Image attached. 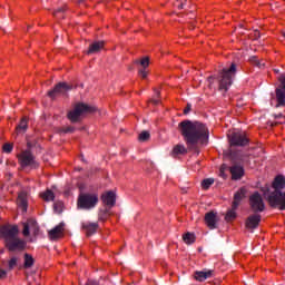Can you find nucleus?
<instances>
[{
    "instance_id": "nucleus-1",
    "label": "nucleus",
    "mask_w": 285,
    "mask_h": 285,
    "mask_svg": "<svg viewBox=\"0 0 285 285\" xmlns=\"http://www.w3.org/2000/svg\"><path fill=\"white\" fill-rule=\"evenodd\" d=\"M181 135L188 146L208 144V128L202 122L185 120L180 122Z\"/></svg>"
},
{
    "instance_id": "nucleus-2",
    "label": "nucleus",
    "mask_w": 285,
    "mask_h": 285,
    "mask_svg": "<svg viewBox=\"0 0 285 285\" xmlns=\"http://www.w3.org/2000/svg\"><path fill=\"white\" fill-rule=\"evenodd\" d=\"M1 235L9 253H21V250H26V240L19 238V227L4 226L1 228Z\"/></svg>"
},
{
    "instance_id": "nucleus-3",
    "label": "nucleus",
    "mask_w": 285,
    "mask_h": 285,
    "mask_svg": "<svg viewBox=\"0 0 285 285\" xmlns=\"http://www.w3.org/2000/svg\"><path fill=\"white\" fill-rule=\"evenodd\" d=\"M97 108L86 105L83 102L76 104L73 110L68 112V119L71 121V124H77V121L81 120V117L83 115H90L95 112Z\"/></svg>"
},
{
    "instance_id": "nucleus-4",
    "label": "nucleus",
    "mask_w": 285,
    "mask_h": 285,
    "mask_svg": "<svg viewBox=\"0 0 285 285\" xmlns=\"http://www.w3.org/2000/svg\"><path fill=\"white\" fill-rule=\"evenodd\" d=\"M99 204V195L95 193H81L78 196V208L81 210H92Z\"/></svg>"
},
{
    "instance_id": "nucleus-5",
    "label": "nucleus",
    "mask_w": 285,
    "mask_h": 285,
    "mask_svg": "<svg viewBox=\"0 0 285 285\" xmlns=\"http://www.w3.org/2000/svg\"><path fill=\"white\" fill-rule=\"evenodd\" d=\"M267 203L271 208H277L278 210H285V190L283 191H269L267 196Z\"/></svg>"
},
{
    "instance_id": "nucleus-6",
    "label": "nucleus",
    "mask_w": 285,
    "mask_h": 285,
    "mask_svg": "<svg viewBox=\"0 0 285 285\" xmlns=\"http://www.w3.org/2000/svg\"><path fill=\"white\" fill-rule=\"evenodd\" d=\"M235 72H237V67L235 63H232L228 69H223L222 79L219 81V90H228V87L233 83V77H235Z\"/></svg>"
},
{
    "instance_id": "nucleus-7",
    "label": "nucleus",
    "mask_w": 285,
    "mask_h": 285,
    "mask_svg": "<svg viewBox=\"0 0 285 285\" xmlns=\"http://www.w3.org/2000/svg\"><path fill=\"white\" fill-rule=\"evenodd\" d=\"M19 164L22 168H39V163L30 149L23 150L18 155Z\"/></svg>"
},
{
    "instance_id": "nucleus-8",
    "label": "nucleus",
    "mask_w": 285,
    "mask_h": 285,
    "mask_svg": "<svg viewBox=\"0 0 285 285\" xmlns=\"http://www.w3.org/2000/svg\"><path fill=\"white\" fill-rule=\"evenodd\" d=\"M70 90H72V85H69L67 82H59L55 86L52 90L48 91V97L55 100L57 99V97H66V95H68Z\"/></svg>"
},
{
    "instance_id": "nucleus-9",
    "label": "nucleus",
    "mask_w": 285,
    "mask_h": 285,
    "mask_svg": "<svg viewBox=\"0 0 285 285\" xmlns=\"http://www.w3.org/2000/svg\"><path fill=\"white\" fill-rule=\"evenodd\" d=\"M249 206L253 213H264L266 210V205L264 204V198H262V194L258 191L254 193L249 197Z\"/></svg>"
},
{
    "instance_id": "nucleus-10",
    "label": "nucleus",
    "mask_w": 285,
    "mask_h": 285,
    "mask_svg": "<svg viewBox=\"0 0 285 285\" xmlns=\"http://www.w3.org/2000/svg\"><path fill=\"white\" fill-rule=\"evenodd\" d=\"M249 141L250 140L248 139V136H246V132H233L229 136L230 146H248Z\"/></svg>"
},
{
    "instance_id": "nucleus-11",
    "label": "nucleus",
    "mask_w": 285,
    "mask_h": 285,
    "mask_svg": "<svg viewBox=\"0 0 285 285\" xmlns=\"http://www.w3.org/2000/svg\"><path fill=\"white\" fill-rule=\"evenodd\" d=\"M261 223H262V215L259 214L249 215L245 220V228H247V230H255V228L259 227Z\"/></svg>"
},
{
    "instance_id": "nucleus-12",
    "label": "nucleus",
    "mask_w": 285,
    "mask_h": 285,
    "mask_svg": "<svg viewBox=\"0 0 285 285\" xmlns=\"http://www.w3.org/2000/svg\"><path fill=\"white\" fill-rule=\"evenodd\" d=\"M204 219H205L206 226L209 227L210 230H215V228H217V222H219V219L217 218L216 212L210 210L206 213Z\"/></svg>"
},
{
    "instance_id": "nucleus-13",
    "label": "nucleus",
    "mask_w": 285,
    "mask_h": 285,
    "mask_svg": "<svg viewBox=\"0 0 285 285\" xmlns=\"http://www.w3.org/2000/svg\"><path fill=\"white\" fill-rule=\"evenodd\" d=\"M101 202L105 204V206L112 208V206L117 204V195H115V191H107L101 195Z\"/></svg>"
},
{
    "instance_id": "nucleus-14",
    "label": "nucleus",
    "mask_w": 285,
    "mask_h": 285,
    "mask_svg": "<svg viewBox=\"0 0 285 285\" xmlns=\"http://www.w3.org/2000/svg\"><path fill=\"white\" fill-rule=\"evenodd\" d=\"M246 193L248 190L246 187H240L234 195V200L232 203L234 208H239V204H242V199H246Z\"/></svg>"
},
{
    "instance_id": "nucleus-15",
    "label": "nucleus",
    "mask_w": 285,
    "mask_h": 285,
    "mask_svg": "<svg viewBox=\"0 0 285 285\" xmlns=\"http://www.w3.org/2000/svg\"><path fill=\"white\" fill-rule=\"evenodd\" d=\"M284 188L285 177L283 175L276 176L272 183V191H284Z\"/></svg>"
},
{
    "instance_id": "nucleus-16",
    "label": "nucleus",
    "mask_w": 285,
    "mask_h": 285,
    "mask_svg": "<svg viewBox=\"0 0 285 285\" xmlns=\"http://www.w3.org/2000/svg\"><path fill=\"white\" fill-rule=\"evenodd\" d=\"M66 224L60 223L59 225H57L56 227H53L52 229L49 230V238L55 240V239H59V237H63V228H65Z\"/></svg>"
},
{
    "instance_id": "nucleus-17",
    "label": "nucleus",
    "mask_w": 285,
    "mask_h": 285,
    "mask_svg": "<svg viewBox=\"0 0 285 285\" xmlns=\"http://www.w3.org/2000/svg\"><path fill=\"white\" fill-rule=\"evenodd\" d=\"M82 228L86 230L87 237H91L99 229V223H83Z\"/></svg>"
},
{
    "instance_id": "nucleus-18",
    "label": "nucleus",
    "mask_w": 285,
    "mask_h": 285,
    "mask_svg": "<svg viewBox=\"0 0 285 285\" xmlns=\"http://www.w3.org/2000/svg\"><path fill=\"white\" fill-rule=\"evenodd\" d=\"M229 173L232 175V179H242L244 177V167L234 165L230 167Z\"/></svg>"
},
{
    "instance_id": "nucleus-19",
    "label": "nucleus",
    "mask_w": 285,
    "mask_h": 285,
    "mask_svg": "<svg viewBox=\"0 0 285 285\" xmlns=\"http://www.w3.org/2000/svg\"><path fill=\"white\" fill-rule=\"evenodd\" d=\"M17 204L19 208L22 209V213H27L28 210V197L26 196V193H21L18 195Z\"/></svg>"
},
{
    "instance_id": "nucleus-20",
    "label": "nucleus",
    "mask_w": 285,
    "mask_h": 285,
    "mask_svg": "<svg viewBox=\"0 0 285 285\" xmlns=\"http://www.w3.org/2000/svg\"><path fill=\"white\" fill-rule=\"evenodd\" d=\"M104 48V41H96L89 46L87 55H97Z\"/></svg>"
},
{
    "instance_id": "nucleus-21",
    "label": "nucleus",
    "mask_w": 285,
    "mask_h": 285,
    "mask_svg": "<svg viewBox=\"0 0 285 285\" xmlns=\"http://www.w3.org/2000/svg\"><path fill=\"white\" fill-rule=\"evenodd\" d=\"M28 130V118L23 117L19 125L16 127L17 135H24V132Z\"/></svg>"
},
{
    "instance_id": "nucleus-22",
    "label": "nucleus",
    "mask_w": 285,
    "mask_h": 285,
    "mask_svg": "<svg viewBox=\"0 0 285 285\" xmlns=\"http://www.w3.org/2000/svg\"><path fill=\"white\" fill-rule=\"evenodd\" d=\"M276 108H279V106H285V89L277 88L276 89Z\"/></svg>"
},
{
    "instance_id": "nucleus-23",
    "label": "nucleus",
    "mask_w": 285,
    "mask_h": 285,
    "mask_svg": "<svg viewBox=\"0 0 285 285\" xmlns=\"http://www.w3.org/2000/svg\"><path fill=\"white\" fill-rule=\"evenodd\" d=\"M237 208L233 207L232 204V208L229 210H227L226 215H225V222H227L228 224H230V222H235V219H237Z\"/></svg>"
},
{
    "instance_id": "nucleus-24",
    "label": "nucleus",
    "mask_w": 285,
    "mask_h": 285,
    "mask_svg": "<svg viewBox=\"0 0 285 285\" xmlns=\"http://www.w3.org/2000/svg\"><path fill=\"white\" fill-rule=\"evenodd\" d=\"M208 277H213V271L207 272H195V279L197 282H204V279H208Z\"/></svg>"
},
{
    "instance_id": "nucleus-25",
    "label": "nucleus",
    "mask_w": 285,
    "mask_h": 285,
    "mask_svg": "<svg viewBox=\"0 0 285 285\" xmlns=\"http://www.w3.org/2000/svg\"><path fill=\"white\" fill-rule=\"evenodd\" d=\"M40 197L45 202H55V193L51 189H47L46 191L41 193Z\"/></svg>"
},
{
    "instance_id": "nucleus-26",
    "label": "nucleus",
    "mask_w": 285,
    "mask_h": 285,
    "mask_svg": "<svg viewBox=\"0 0 285 285\" xmlns=\"http://www.w3.org/2000/svg\"><path fill=\"white\" fill-rule=\"evenodd\" d=\"M249 63L252 66H256V68H264V66H266V62H264L263 59H259L256 56H253V57L249 58Z\"/></svg>"
},
{
    "instance_id": "nucleus-27",
    "label": "nucleus",
    "mask_w": 285,
    "mask_h": 285,
    "mask_svg": "<svg viewBox=\"0 0 285 285\" xmlns=\"http://www.w3.org/2000/svg\"><path fill=\"white\" fill-rule=\"evenodd\" d=\"M24 268H32L35 266V258L32 255L26 253L24 254V263H23Z\"/></svg>"
},
{
    "instance_id": "nucleus-28",
    "label": "nucleus",
    "mask_w": 285,
    "mask_h": 285,
    "mask_svg": "<svg viewBox=\"0 0 285 285\" xmlns=\"http://www.w3.org/2000/svg\"><path fill=\"white\" fill-rule=\"evenodd\" d=\"M195 234L187 232L186 234L183 235V242H185V244H195Z\"/></svg>"
},
{
    "instance_id": "nucleus-29",
    "label": "nucleus",
    "mask_w": 285,
    "mask_h": 285,
    "mask_svg": "<svg viewBox=\"0 0 285 285\" xmlns=\"http://www.w3.org/2000/svg\"><path fill=\"white\" fill-rule=\"evenodd\" d=\"M160 96L161 91H159L157 88H154V97L151 98V104H154V106H159V104H161V100H159Z\"/></svg>"
},
{
    "instance_id": "nucleus-30",
    "label": "nucleus",
    "mask_w": 285,
    "mask_h": 285,
    "mask_svg": "<svg viewBox=\"0 0 285 285\" xmlns=\"http://www.w3.org/2000/svg\"><path fill=\"white\" fill-rule=\"evenodd\" d=\"M134 63L141 66L140 69H146L150 66V58L145 57L141 60H135Z\"/></svg>"
},
{
    "instance_id": "nucleus-31",
    "label": "nucleus",
    "mask_w": 285,
    "mask_h": 285,
    "mask_svg": "<svg viewBox=\"0 0 285 285\" xmlns=\"http://www.w3.org/2000/svg\"><path fill=\"white\" fill-rule=\"evenodd\" d=\"M150 140V131L144 130L138 135V141L141 144Z\"/></svg>"
},
{
    "instance_id": "nucleus-32",
    "label": "nucleus",
    "mask_w": 285,
    "mask_h": 285,
    "mask_svg": "<svg viewBox=\"0 0 285 285\" xmlns=\"http://www.w3.org/2000/svg\"><path fill=\"white\" fill-rule=\"evenodd\" d=\"M215 184V179L213 178H206L202 181V188L204 190H208V188H210V186H213Z\"/></svg>"
},
{
    "instance_id": "nucleus-33",
    "label": "nucleus",
    "mask_w": 285,
    "mask_h": 285,
    "mask_svg": "<svg viewBox=\"0 0 285 285\" xmlns=\"http://www.w3.org/2000/svg\"><path fill=\"white\" fill-rule=\"evenodd\" d=\"M110 213V208L100 209L98 217L100 222H106L108 219V214Z\"/></svg>"
},
{
    "instance_id": "nucleus-34",
    "label": "nucleus",
    "mask_w": 285,
    "mask_h": 285,
    "mask_svg": "<svg viewBox=\"0 0 285 285\" xmlns=\"http://www.w3.org/2000/svg\"><path fill=\"white\" fill-rule=\"evenodd\" d=\"M18 262H19V257H18V256H12V257L9 259V262H8V268H9V271H13L14 267L17 266Z\"/></svg>"
},
{
    "instance_id": "nucleus-35",
    "label": "nucleus",
    "mask_w": 285,
    "mask_h": 285,
    "mask_svg": "<svg viewBox=\"0 0 285 285\" xmlns=\"http://www.w3.org/2000/svg\"><path fill=\"white\" fill-rule=\"evenodd\" d=\"M53 210L55 213H58V215H60V213H63V203L61 200H58L53 204Z\"/></svg>"
},
{
    "instance_id": "nucleus-36",
    "label": "nucleus",
    "mask_w": 285,
    "mask_h": 285,
    "mask_svg": "<svg viewBox=\"0 0 285 285\" xmlns=\"http://www.w3.org/2000/svg\"><path fill=\"white\" fill-rule=\"evenodd\" d=\"M66 12V8L61 7L58 8L55 12H53V17H56L57 19H63V13Z\"/></svg>"
},
{
    "instance_id": "nucleus-37",
    "label": "nucleus",
    "mask_w": 285,
    "mask_h": 285,
    "mask_svg": "<svg viewBox=\"0 0 285 285\" xmlns=\"http://www.w3.org/2000/svg\"><path fill=\"white\" fill-rule=\"evenodd\" d=\"M30 228H32V225H30V220H28V223H23L22 235L24 237H28V235H30Z\"/></svg>"
},
{
    "instance_id": "nucleus-38",
    "label": "nucleus",
    "mask_w": 285,
    "mask_h": 285,
    "mask_svg": "<svg viewBox=\"0 0 285 285\" xmlns=\"http://www.w3.org/2000/svg\"><path fill=\"white\" fill-rule=\"evenodd\" d=\"M13 148H14V145L10 144V142H6L2 146V150H3V153H7V155H10V153H12Z\"/></svg>"
},
{
    "instance_id": "nucleus-39",
    "label": "nucleus",
    "mask_w": 285,
    "mask_h": 285,
    "mask_svg": "<svg viewBox=\"0 0 285 285\" xmlns=\"http://www.w3.org/2000/svg\"><path fill=\"white\" fill-rule=\"evenodd\" d=\"M169 155L174 159H179V145H175V147L173 148Z\"/></svg>"
},
{
    "instance_id": "nucleus-40",
    "label": "nucleus",
    "mask_w": 285,
    "mask_h": 285,
    "mask_svg": "<svg viewBox=\"0 0 285 285\" xmlns=\"http://www.w3.org/2000/svg\"><path fill=\"white\" fill-rule=\"evenodd\" d=\"M27 148L28 150H32V148H37V139H27Z\"/></svg>"
},
{
    "instance_id": "nucleus-41",
    "label": "nucleus",
    "mask_w": 285,
    "mask_h": 285,
    "mask_svg": "<svg viewBox=\"0 0 285 285\" xmlns=\"http://www.w3.org/2000/svg\"><path fill=\"white\" fill-rule=\"evenodd\" d=\"M29 224H30L31 228L33 229V234L39 235V226L37 225V222L29 219Z\"/></svg>"
},
{
    "instance_id": "nucleus-42",
    "label": "nucleus",
    "mask_w": 285,
    "mask_h": 285,
    "mask_svg": "<svg viewBox=\"0 0 285 285\" xmlns=\"http://www.w3.org/2000/svg\"><path fill=\"white\" fill-rule=\"evenodd\" d=\"M248 154H240L238 158H236V161H240L242 164H244V161H248Z\"/></svg>"
},
{
    "instance_id": "nucleus-43",
    "label": "nucleus",
    "mask_w": 285,
    "mask_h": 285,
    "mask_svg": "<svg viewBox=\"0 0 285 285\" xmlns=\"http://www.w3.org/2000/svg\"><path fill=\"white\" fill-rule=\"evenodd\" d=\"M278 81H279V83H281V87H279V88H281L282 90H285V75H284V73L278 77Z\"/></svg>"
},
{
    "instance_id": "nucleus-44",
    "label": "nucleus",
    "mask_w": 285,
    "mask_h": 285,
    "mask_svg": "<svg viewBox=\"0 0 285 285\" xmlns=\"http://www.w3.org/2000/svg\"><path fill=\"white\" fill-rule=\"evenodd\" d=\"M138 75H139V77H141L142 79H146V77H148V71H146V69H139V70H138Z\"/></svg>"
},
{
    "instance_id": "nucleus-45",
    "label": "nucleus",
    "mask_w": 285,
    "mask_h": 285,
    "mask_svg": "<svg viewBox=\"0 0 285 285\" xmlns=\"http://www.w3.org/2000/svg\"><path fill=\"white\" fill-rule=\"evenodd\" d=\"M191 108H193V105L187 104L183 110V115H188V112H190Z\"/></svg>"
},
{
    "instance_id": "nucleus-46",
    "label": "nucleus",
    "mask_w": 285,
    "mask_h": 285,
    "mask_svg": "<svg viewBox=\"0 0 285 285\" xmlns=\"http://www.w3.org/2000/svg\"><path fill=\"white\" fill-rule=\"evenodd\" d=\"M61 132H65V135H67L68 132H75V127H66L61 130Z\"/></svg>"
},
{
    "instance_id": "nucleus-47",
    "label": "nucleus",
    "mask_w": 285,
    "mask_h": 285,
    "mask_svg": "<svg viewBox=\"0 0 285 285\" xmlns=\"http://www.w3.org/2000/svg\"><path fill=\"white\" fill-rule=\"evenodd\" d=\"M253 39H259V37H262V33H259V30H254V33H253Z\"/></svg>"
},
{
    "instance_id": "nucleus-48",
    "label": "nucleus",
    "mask_w": 285,
    "mask_h": 285,
    "mask_svg": "<svg viewBox=\"0 0 285 285\" xmlns=\"http://www.w3.org/2000/svg\"><path fill=\"white\" fill-rule=\"evenodd\" d=\"M8 275V272H6L4 269H0V279H3V277H6Z\"/></svg>"
},
{
    "instance_id": "nucleus-49",
    "label": "nucleus",
    "mask_w": 285,
    "mask_h": 285,
    "mask_svg": "<svg viewBox=\"0 0 285 285\" xmlns=\"http://www.w3.org/2000/svg\"><path fill=\"white\" fill-rule=\"evenodd\" d=\"M87 285H99V283L97 281H88Z\"/></svg>"
},
{
    "instance_id": "nucleus-50",
    "label": "nucleus",
    "mask_w": 285,
    "mask_h": 285,
    "mask_svg": "<svg viewBox=\"0 0 285 285\" xmlns=\"http://www.w3.org/2000/svg\"><path fill=\"white\" fill-rule=\"evenodd\" d=\"M179 153H180V155L186 154V148H185V147H183V146H180V147H179Z\"/></svg>"
},
{
    "instance_id": "nucleus-51",
    "label": "nucleus",
    "mask_w": 285,
    "mask_h": 285,
    "mask_svg": "<svg viewBox=\"0 0 285 285\" xmlns=\"http://www.w3.org/2000/svg\"><path fill=\"white\" fill-rule=\"evenodd\" d=\"M181 193H183V194H186V193H188V190H187L186 188H183V189H181Z\"/></svg>"
},
{
    "instance_id": "nucleus-52",
    "label": "nucleus",
    "mask_w": 285,
    "mask_h": 285,
    "mask_svg": "<svg viewBox=\"0 0 285 285\" xmlns=\"http://www.w3.org/2000/svg\"><path fill=\"white\" fill-rule=\"evenodd\" d=\"M180 10H184V2L180 3Z\"/></svg>"
},
{
    "instance_id": "nucleus-53",
    "label": "nucleus",
    "mask_w": 285,
    "mask_h": 285,
    "mask_svg": "<svg viewBox=\"0 0 285 285\" xmlns=\"http://www.w3.org/2000/svg\"><path fill=\"white\" fill-rule=\"evenodd\" d=\"M79 3H83L86 0H77Z\"/></svg>"
},
{
    "instance_id": "nucleus-54",
    "label": "nucleus",
    "mask_w": 285,
    "mask_h": 285,
    "mask_svg": "<svg viewBox=\"0 0 285 285\" xmlns=\"http://www.w3.org/2000/svg\"><path fill=\"white\" fill-rule=\"evenodd\" d=\"M274 72H276V75H278L279 71H278V69H275Z\"/></svg>"
},
{
    "instance_id": "nucleus-55",
    "label": "nucleus",
    "mask_w": 285,
    "mask_h": 285,
    "mask_svg": "<svg viewBox=\"0 0 285 285\" xmlns=\"http://www.w3.org/2000/svg\"><path fill=\"white\" fill-rule=\"evenodd\" d=\"M282 36L285 37V32L284 31H282Z\"/></svg>"
}]
</instances>
